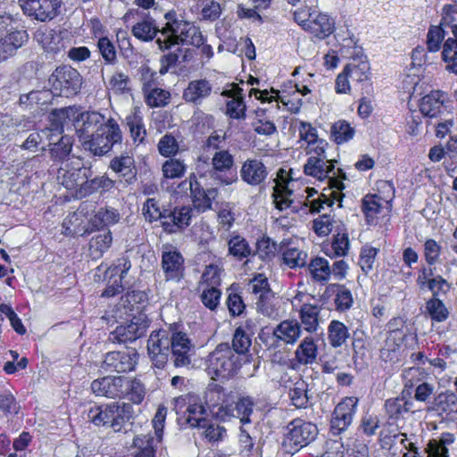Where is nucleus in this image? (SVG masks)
<instances>
[{"mask_svg":"<svg viewBox=\"0 0 457 457\" xmlns=\"http://www.w3.org/2000/svg\"><path fill=\"white\" fill-rule=\"evenodd\" d=\"M157 443L156 439L150 435L137 436L134 444L138 445L139 451L135 454V457H154Z\"/></svg>","mask_w":457,"mask_h":457,"instance_id":"obj_55","label":"nucleus"},{"mask_svg":"<svg viewBox=\"0 0 457 457\" xmlns=\"http://www.w3.org/2000/svg\"><path fill=\"white\" fill-rule=\"evenodd\" d=\"M212 165L215 171L226 172L234 165V157L228 150H218L212 158Z\"/></svg>","mask_w":457,"mask_h":457,"instance_id":"obj_56","label":"nucleus"},{"mask_svg":"<svg viewBox=\"0 0 457 457\" xmlns=\"http://www.w3.org/2000/svg\"><path fill=\"white\" fill-rule=\"evenodd\" d=\"M187 166L182 160L170 158L163 162L162 171L166 179H177L184 176Z\"/></svg>","mask_w":457,"mask_h":457,"instance_id":"obj_54","label":"nucleus"},{"mask_svg":"<svg viewBox=\"0 0 457 457\" xmlns=\"http://www.w3.org/2000/svg\"><path fill=\"white\" fill-rule=\"evenodd\" d=\"M434 409L446 414L457 413V395L449 391L440 393L434 400Z\"/></svg>","mask_w":457,"mask_h":457,"instance_id":"obj_46","label":"nucleus"},{"mask_svg":"<svg viewBox=\"0 0 457 457\" xmlns=\"http://www.w3.org/2000/svg\"><path fill=\"white\" fill-rule=\"evenodd\" d=\"M292 179H287V172L284 170H279L277 179H275V186L273 187V204L278 211H285L292 206L294 200V191L291 188Z\"/></svg>","mask_w":457,"mask_h":457,"instance_id":"obj_14","label":"nucleus"},{"mask_svg":"<svg viewBox=\"0 0 457 457\" xmlns=\"http://www.w3.org/2000/svg\"><path fill=\"white\" fill-rule=\"evenodd\" d=\"M29 38L16 19L10 14L0 15V62L13 56Z\"/></svg>","mask_w":457,"mask_h":457,"instance_id":"obj_5","label":"nucleus"},{"mask_svg":"<svg viewBox=\"0 0 457 457\" xmlns=\"http://www.w3.org/2000/svg\"><path fill=\"white\" fill-rule=\"evenodd\" d=\"M0 312L8 318L12 328L18 335L23 336L26 334V328L24 327L21 318L17 315L11 305L1 303Z\"/></svg>","mask_w":457,"mask_h":457,"instance_id":"obj_62","label":"nucleus"},{"mask_svg":"<svg viewBox=\"0 0 457 457\" xmlns=\"http://www.w3.org/2000/svg\"><path fill=\"white\" fill-rule=\"evenodd\" d=\"M49 84L54 95L72 97L80 91L82 76L70 65H60L49 77Z\"/></svg>","mask_w":457,"mask_h":457,"instance_id":"obj_7","label":"nucleus"},{"mask_svg":"<svg viewBox=\"0 0 457 457\" xmlns=\"http://www.w3.org/2000/svg\"><path fill=\"white\" fill-rule=\"evenodd\" d=\"M278 301L274 295L270 294L265 296L259 297L256 303V308L258 312L264 316L271 319H276L279 316L278 308L277 307Z\"/></svg>","mask_w":457,"mask_h":457,"instance_id":"obj_52","label":"nucleus"},{"mask_svg":"<svg viewBox=\"0 0 457 457\" xmlns=\"http://www.w3.org/2000/svg\"><path fill=\"white\" fill-rule=\"evenodd\" d=\"M303 328L295 320H285L273 330V337L278 342L287 345H294L300 339Z\"/></svg>","mask_w":457,"mask_h":457,"instance_id":"obj_17","label":"nucleus"},{"mask_svg":"<svg viewBox=\"0 0 457 457\" xmlns=\"http://www.w3.org/2000/svg\"><path fill=\"white\" fill-rule=\"evenodd\" d=\"M112 241V237L110 230L104 234L96 235L89 241V249L92 253L102 254L111 246Z\"/></svg>","mask_w":457,"mask_h":457,"instance_id":"obj_61","label":"nucleus"},{"mask_svg":"<svg viewBox=\"0 0 457 457\" xmlns=\"http://www.w3.org/2000/svg\"><path fill=\"white\" fill-rule=\"evenodd\" d=\"M166 26L158 38L160 49H170L177 45L188 44L202 46V54L210 59L213 55L212 47L204 44V38L199 28L193 23L179 19L175 12H169L164 16Z\"/></svg>","mask_w":457,"mask_h":457,"instance_id":"obj_3","label":"nucleus"},{"mask_svg":"<svg viewBox=\"0 0 457 457\" xmlns=\"http://www.w3.org/2000/svg\"><path fill=\"white\" fill-rule=\"evenodd\" d=\"M189 187L194 208L198 212H204L212 209V201L217 197L218 191L215 188L204 189L197 181L195 175L189 178Z\"/></svg>","mask_w":457,"mask_h":457,"instance_id":"obj_15","label":"nucleus"},{"mask_svg":"<svg viewBox=\"0 0 457 457\" xmlns=\"http://www.w3.org/2000/svg\"><path fill=\"white\" fill-rule=\"evenodd\" d=\"M59 170V178L62 179V185L69 190H78L86 182L87 173L89 171L84 167L65 170L63 173Z\"/></svg>","mask_w":457,"mask_h":457,"instance_id":"obj_32","label":"nucleus"},{"mask_svg":"<svg viewBox=\"0 0 457 457\" xmlns=\"http://www.w3.org/2000/svg\"><path fill=\"white\" fill-rule=\"evenodd\" d=\"M137 171L132 156H121L116 160V184L122 187L131 184L136 179Z\"/></svg>","mask_w":457,"mask_h":457,"instance_id":"obj_28","label":"nucleus"},{"mask_svg":"<svg viewBox=\"0 0 457 457\" xmlns=\"http://www.w3.org/2000/svg\"><path fill=\"white\" fill-rule=\"evenodd\" d=\"M446 36V32L440 25H432L429 27L427 34V47L429 52L435 53L443 49L442 42Z\"/></svg>","mask_w":457,"mask_h":457,"instance_id":"obj_51","label":"nucleus"},{"mask_svg":"<svg viewBox=\"0 0 457 457\" xmlns=\"http://www.w3.org/2000/svg\"><path fill=\"white\" fill-rule=\"evenodd\" d=\"M21 7L29 17L39 21H51L59 13L62 0H19Z\"/></svg>","mask_w":457,"mask_h":457,"instance_id":"obj_11","label":"nucleus"},{"mask_svg":"<svg viewBox=\"0 0 457 457\" xmlns=\"http://www.w3.org/2000/svg\"><path fill=\"white\" fill-rule=\"evenodd\" d=\"M212 87L205 79L191 81L183 93V97L187 102L198 103L203 98L211 94Z\"/></svg>","mask_w":457,"mask_h":457,"instance_id":"obj_34","label":"nucleus"},{"mask_svg":"<svg viewBox=\"0 0 457 457\" xmlns=\"http://www.w3.org/2000/svg\"><path fill=\"white\" fill-rule=\"evenodd\" d=\"M307 253L296 247L287 248L283 253V262L289 268L303 267L306 263Z\"/></svg>","mask_w":457,"mask_h":457,"instance_id":"obj_58","label":"nucleus"},{"mask_svg":"<svg viewBox=\"0 0 457 457\" xmlns=\"http://www.w3.org/2000/svg\"><path fill=\"white\" fill-rule=\"evenodd\" d=\"M267 169L259 160H246L240 170V177L243 181L250 186L261 185L267 177Z\"/></svg>","mask_w":457,"mask_h":457,"instance_id":"obj_21","label":"nucleus"},{"mask_svg":"<svg viewBox=\"0 0 457 457\" xmlns=\"http://www.w3.org/2000/svg\"><path fill=\"white\" fill-rule=\"evenodd\" d=\"M188 415L187 422L191 427L205 428L204 435L210 442L222 440L226 435V429L217 424H211L204 417L205 409L202 404H191L187 407Z\"/></svg>","mask_w":457,"mask_h":457,"instance_id":"obj_10","label":"nucleus"},{"mask_svg":"<svg viewBox=\"0 0 457 457\" xmlns=\"http://www.w3.org/2000/svg\"><path fill=\"white\" fill-rule=\"evenodd\" d=\"M305 30L319 38H325L334 32L335 21L325 13L314 12L308 26L305 27Z\"/></svg>","mask_w":457,"mask_h":457,"instance_id":"obj_24","label":"nucleus"},{"mask_svg":"<svg viewBox=\"0 0 457 457\" xmlns=\"http://www.w3.org/2000/svg\"><path fill=\"white\" fill-rule=\"evenodd\" d=\"M113 181L109 178L96 177L92 179H86V182L83 186L77 190V195L80 198L85 197L96 192L99 189L105 191L112 187Z\"/></svg>","mask_w":457,"mask_h":457,"instance_id":"obj_42","label":"nucleus"},{"mask_svg":"<svg viewBox=\"0 0 457 457\" xmlns=\"http://www.w3.org/2000/svg\"><path fill=\"white\" fill-rule=\"evenodd\" d=\"M194 216V210L190 206H181L175 208L169 218L172 221L170 225L167 221L163 223L165 230L170 233L176 232L175 228H184L190 224L192 217Z\"/></svg>","mask_w":457,"mask_h":457,"instance_id":"obj_30","label":"nucleus"},{"mask_svg":"<svg viewBox=\"0 0 457 457\" xmlns=\"http://www.w3.org/2000/svg\"><path fill=\"white\" fill-rule=\"evenodd\" d=\"M171 352L176 367H184L190 363L193 345L185 333L172 334Z\"/></svg>","mask_w":457,"mask_h":457,"instance_id":"obj_16","label":"nucleus"},{"mask_svg":"<svg viewBox=\"0 0 457 457\" xmlns=\"http://www.w3.org/2000/svg\"><path fill=\"white\" fill-rule=\"evenodd\" d=\"M21 411V405L16 396L10 389L0 392V412L6 418L16 416Z\"/></svg>","mask_w":457,"mask_h":457,"instance_id":"obj_40","label":"nucleus"},{"mask_svg":"<svg viewBox=\"0 0 457 457\" xmlns=\"http://www.w3.org/2000/svg\"><path fill=\"white\" fill-rule=\"evenodd\" d=\"M242 91L243 89L237 85H233L231 89L225 92L226 96L232 98L227 103V114L232 119L241 120L245 118L246 106Z\"/></svg>","mask_w":457,"mask_h":457,"instance_id":"obj_25","label":"nucleus"},{"mask_svg":"<svg viewBox=\"0 0 457 457\" xmlns=\"http://www.w3.org/2000/svg\"><path fill=\"white\" fill-rule=\"evenodd\" d=\"M308 385L301 378L296 377L295 381L289 386L288 395L291 403L296 408H305L308 404Z\"/></svg>","mask_w":457,"mask_h":457,"instance_id":"obj_36","label":"nucleus"},{"mask_svg":"<svg viewBox=\"0 0 457 457\" xmlns=\"http://www.w3.org/2000/svg\"><path fill=\"white\" fill-rule=\"evenodd\" d=\"M138 354L134 348H124L116 353V372H127L134 370Z\"/></svg>","mask_w":457,"mask_h":457,"instance_id":"obj_41","label":"nucleus"},{"mask_svg":"<svg viewBox=\"0 0 457 457\" xmlns=\"http://www.w3.org/2000/svg\"><path fill=\"white\" fill-rule=\"evenodd\" d=\"M91 390L96 396L113 398L114 396V377L106 376L92 381Z\"/></svg>","mask_w":457,"mask_h":457,"instance_id":"obj_48","label":"nucleus"},{"mask_svg":"<svg viewBox=\"0 0 457 457\" xmlns=\"http://www.w3.org/2000/svg\"><path fill=\"white\" fill-rule=\"evenodd\" d=\"M125 120L134 142H143L146 131L139 110L134 109V111L126 117Z\"/></svg>","mask_w":457,"mask_h":457,"instance_id":"obj_38","label":"nucleus"},{"mask_svg":"<svg viewBox=\"0 0 457 457\" xmlns=\"http://www.w3.org/2000/svg\"><path fill=\"white\" fill-rule=\"evenodd\" d=\"M184 259L177 251L162 253V266L166 280L179 281L182 277Z\"/></svg>","mask_w":457,"mask_h":457,"instance_id":"obj_22","label":"nucleus"},{"mask_svg":"<svg viewBox=\"0 0 457 457\" xmlns=\"http://www.w3.org/2000/svg\"><path fill=\"white\" fill-rule=\"evenodd\" d=\"M147 327V322L144 318L134 317L123 329L126 331L129 340H135L145 334Z\"/></svg>","mask_w":457,"mask_h":457,"instance_id":"obj_63","label":"nucleus"},{"mask_svg":"<svg viewBox=\"0 0 457 457\" xmlns=\"http://www.w3.org/2000/svg\"><path fill=\"white\" fill-rule=\"evenodd\" d=\"M81 211L74 212L70 213L63 220L62 227L65 229V233L67 235L76 236V235H83L87 231L84 225V220L82 218V211L83 207L80 206Z\"/></svg>","mask_w":457,"mask_h":457,"instance_id":"obj_45","label":"nucleus"},{"mask_svg":"<svg viewBox=\"0 0 457 457\" xmlns=\"http://www.w3.org/2000/svg\"><path fill=\"white\" fill-rule=\"evenodd\" d=\"M338 41H341L340 53L342 56L351 59V62L344 68L353 82L362 83L370 79V66L363 55L362 48L358 46L353 35L344 37L339 32L337 34Z\"/></svg>","mask_w":457,"mask_h":457,"instance_id":"obj_4","label":"nucleus"},{"mask_svg":"<svg viewBox=\"0 0 457 457\" xmlns=\"http://www.w3.org/2000/svg\"><path fill=\"white\" fill-rule=\"evenodd\" d=\"M310 275L317 283L326 284L332 276L329 262L323 257H315L308 264Z\"/></svg>","mask_w":457,"mask_h":457,"instance_id":"obj_31","label":"nucleus"},{"mask_svg":"<svg viewBox=\"0 0 457 457\" xmlns=\"http://www.w3.org/2000/svg\"><path fill=\"white\" fill-rule=\"evenodd\" d=\"M319 356L318 339L312 334L303 337L295 351V360L298 364L308 366L317 362Z\"/></svg>","mask_w":457,"mask_h":457,"instance_id":"obj_18","label":"nucleus"},{"mask_svg":"<svg viewBox=\"0 0 457 457\" xmlns=\"http://www.w3.org/2000/svg\"><path fill=\"white\" fill-rule=\"evenodd\" d=\"M444 93L432 90L425 95L420 101V111L427 117L434 118L441 113L444 104Z\"/></svg>","mask_w":457,"mask_h":457,"instance_id":"obj_26","label":"nucleus"},{"mask_svg":"<svg viewBox=\"0 0 457 457\" xmlns=\"http://www.w3.org/2000/svg\"><path fill=\"white\" fill-rule=\"evenodd\" d=\"M388 328L389 333L386 344L389 350L395 351L402 345L406 336L403 322L402 319H394L389 322Z\"/></svg>","mask_w":457,"mask_h":457,"instance_id":"obj_37","label":"nucleus"},{"mask_svg":"<svg viewBox=\"0 0 457 457\" xmlns=\"http://www.w3.org/2000/svg\"><path fill=\"white\" fill-rule=\"evenodd\" d=\"M166 24L162 28V29H158L155 25L151 21H143L141 22L137 23L132 29L133 35L138 39L148 41L154 38V36L159 33L156 40L162 37V30H163ZM158 44V41H156Z\"/></svg>","mask_w":457,"mask_h":457,"instance_id":"obj_47","label":"nucleus"},{"mask_svg":"<svg viewBox=\"0 0 457 457\" xmlns=\"http://www.w3.org/2000/svg\"><path fill=\"white\" fill-rule=\"evenodd\" d=\"M283 445L287 453H294L312 442L318 435L316 425L301 419L292 420L287 428Z\"/></svg>","mask_w":457,"mask_h":457,"instance_id":"obj_8","label":"nucleus"},{"mask_svg":"<svg viewBox=\"0 0 457 457\" xmlns=\"http://www.w3.org/2000/svg\"><path fill=\"white\" fill-rule=\"evenodd\" d=\"M451 32L444 42L441 58L447 63L445 70L457 75V24L451 26Z\"/></svg>","mask_w":457,"mask_h":457,"instance_id":"obj_23","label":"nucleus"},{"mask_svg":"<svg viewBox=\"0 0 457 457\" xmlns=\"http://www.w3.org/2000/svg\"><path fill=\"white\" fill-rule=\"evenodd\" d=\"M427 312L433 320L444 321L448 317V311L444 303L438 298H432L427 302Z\"/></svg>","mask_w":457,"mask_h":457,"instance_id":"obj_60","label":"nucleus"},{"mask_svg":"<svg viewBox=\"0 0 457 457\" xmlns=\"http://www.w3.org/2000/svg\"><path fill=\"white\" fill-rule=\"evenodd\" d=\"M321 307L317 304L303 303L297 309L300 324L308 334L316 333L320 328L321 319L320 316Z\"/></svg>","mask_w":457,"mask_h":457,"instance_id":"obj_20","label":"nucleus"},{"mask_svg":"<svg viewBox=\"0 0 457 457\" xmlns=\"http://www.w3.org/2000/svg\"><path fill=\"white\" fill-rule=\"evenodd\" d=\"M240 366L239 357L233 353L229 345L220 344L210 353L206 370L212 379L228 378L236 374Z\"/></svg>","mask_w":457,"mask_h":457,"instance_id":"obj_6","label":"nucleus"},{"mask_svg":"<svg viewBox=\"0 0 457 457\" xmlns=\"http://www.w3.org/2000/svg\"><path fill=\"white\" fill-rule=\"evenodd\" d=\"M428 373L424 368L421 367H411L403 370V378L404 381V386L411 388L417 385L425 382Z\"/></svg>","mask_w":457,"mask_h":457,"instance_id":"obj_59","label":"nucleus"},{"mask_svg":"<svg viewBox=\"0 0 457 457\" xmlns=\"http://www.w3.org/2000/svg\"><path fill=\"white\" fill-rule=\"evenodd\" d=\"M252 340L247 330L240 326L234 333L232 339V351L237 354H244L248 352Z\"/></svg>","mask_w":457,"mask_h":457,"instance_id":"obj_50","label":"nucleus"},{"mask_svg":"<svg viewBox=\"0 0 457 457\" xmlns=\"http://www.w3.org/2000/svg\"><path fill=\"white\" fill-rule=\"evenodd\" d=\"M118 382H121L120 386L124 387V390L121 391L124 398L137 404L143 401L145 390L139 380H123L121 378H116V385Z\"/></svg>","mask_w":457,"mask_h":457,"instance_id":"obj_35","label":"nucleus"},{"mask_svg":"<svg viewBox=\"0 0 457 457\" xmlns=\"http://www.w3.org/2000/svg\"><path fill=\"white\" fill-rule=\"evenodd\" d=\"M309 157L303 166L305 175L311 176L320 181H328L330 189V196L322 194L318 199L310 198L317 194L314 188L307 187L305 192L308 194L304 205L309 206L312 212H320L324 209V205L330 207L334 200L341 201V190L345 187L343 179L345 178L340 169L335 168V161L328 159L326 155V148L307 152Z\"/></svg>","mask_w":457,"mask_h":457,"instance_id":"obj_1","label":"nucleus"},{"mask_svg":"<svg viewBox=\"0 0 457 457\" xmlns=\"http://www.w3.org/2000/svg\"><path fill=\"white\" fill-rule=\"evenodd\" d=\"M171 342L172 336L165 329L151 333L147 341V351L155 367L161 369L167 363Z\"/></svg>","mask_w":457,"mask_h":457,"instance_id":"obj_9","label":"nucleus"},{"mask_svg":"<svg viewBox=\"0 0 457 457\" xmlns=\"http://www.w3.org/2000/svg\"><path fill=\"white\" fill-rule=\"evenodd\" d=\"M248 290L259 297L270 294L268 278L264 274H256L248 284Z\"/></svg>","mask_w":457,"mask_h":457,"instance_id":"obj_64","label":"nucleus"},{"mask_svg":"<svg viewBox=\"0 0 457 457\" xmlns=\"http://www.w3.org/2000/svg\"><path fill=\"white\" fill-rule=\"evenodd\" d=\"M300 138L307 143V152L328 147L326 140L319 138L317 129L310 123L302 121L299 127Z\"/></svg>","mask_w":457,"mask_h":457,"instance_id":"obj_33","label":"nucleus"},{"mask_svg":"<svg viewBox=\"0 0 457 457\" xmlns=\"http://www.w3.org/2000/svg\"><path fill=\"white\" fill-rule=\"evenodd\" d=\"M232 402V393L227 392L221 386L216 383L209 384L205 391V403L210 411L217 418V411L221 407L228 406Z\"/></svg>","mask_w":457,"mask_h":457,"instance_id":"obj_19","label":"nucleus"},{"mask_svg":"<svg viewBox=\"0 0 457 457\" xmlns=\"http://www.w3.org/2000/svg\"><path fill=\"white\" fill-rule=\"evenodd\" d=\"M228 246L229 254L238 260L246 258L251 254V248L247 241L240 236L232 237L228 243Z\"/></svg>","mask_w":457,"mask_h":457,"instance_id":"obj_53","label":"nucleus"},{"mask_svg":"<svg viewBox=\"0 0 457 457\" xmlns=\"http://www.w3.org/2000/svg\"><path fill=\"white\" fill-rule=\"evenodd\" d=\"M81 113L78 108L73 106L54 109L48 116L49 128L42 129V133L46 137L53 136L54 132L61 135L63 132L65 124L71 122L75 127V121L80 117Z\"/></svg>","mask_w":457,"mask_h":457,"instance_id":"obj_13","label":"nucleus"},{"mask_svg":"<svg viewBox=\"0 0 457 457\" xmlns=\"http://www.w3.org/2000/svg\"><path fill=\"white\" fill-rule=\"evenodd\" d=\"M254 402L250 396H241L237 403L233 404L229 402L228 406L221 407L217 411V419L222 421H228L232 418H237L245 425L250 423V416L253 413Z\"/></svg>","mask_w":457,"mask_h":457,"instance_id":"obj_12","label":"nucleus"},{"mask_svg":"<svg viewBox=\"0 0 457 457\" xmlns=\"http://www.w3.org/2000/svg\"><path fill=\"white\" fill-rule=\"evenodd\" d=\"M87 419L96 426H114V403L108 405H95L87 413Z\"/></svg>","mask_w":457,"mask_h":457,"instance_id":"obj_27","label":"nucleus"},{"mask_svg":"<svg viewBox=\"0 0 457 457\" xmlns=\"http://www.w3.org/2000/svg\"><path fill=\"white\" fill-rule=\"evenodd\" d=\"M256 118L252 126L253 130L259 135L270 136L274 134L277 128L273 121L265 117V112L262 110L256 112Z\"/></svg>","mask_w":457,"mask_h":457,"instance_id":"obj_57","label":"nucleus"},{"mask_svg":"<svg viewBox=\"0 0 457 457\" xmlns=\"http://www.w3.org/2000/svg\"><path fill=\"white\" fill-rule=\"evenodd\" d=\"M75 130L85 149L94 155L107 154L114 145V120L104 123V117L96 112H85L75 121Z\"/></svg>","mask_w":457,"mask_h":457,"instance_id":"obj_2","label":"nucleus"},{"mask_svg":"<svg viewBox=\"0 0 457 457\" xmlns=\"http://www.w3.org/2000/svg\"><path fill=\"white\" fill-rule=\"evenodd\" d=\"M354 129L345 120H338L331 127V135L334 141L340 145L352 139L354 136Z\"/></svg>","mask_w":457,"mask_h":457,"instance_id":"obj_49","label":"nucleus"},{"mask_svg":"<svg viewBox=\"0 0 457 457\" xmlns=\"http://www.w3.org/2000/svg\"><path fill=\"white\" fill-rule=\"evenodd\" d=\"M349 337L347 327L339 320H332L328 327V339L331 346H342Z\"/></svg>","mask_w":457,"mask_h":457,"instance_id":"obj_39","label":"nucleus"},{"mask_svg":"<svg viewBox=\"0 0 457 457\" xmlns=\"http://www.w3.org/2000/svg\"><path fill=\"white\" fill-rule=\"evenodd\" d=\"M387 204L388 201L377 195H366L362 201V210L369 222L372 221L376 215L380 213Z\"/></svg>","mask_w":457,"mask_h":457,"instance_id":"obj_44","label":"nucleus"},{"mask_svg":"<svg viewBox=\"0 0 457 457\" xmlns=\"http://www.w3.org/2000/svg\"><path fill=\"white\" fill-rule=\"evenodd\" d=\"M73 138L67 135H62L58 142L50 147V155L54 162H62L67 159L71 152Z\"/></svg>","mask_w":457,"mask_h":457,"instance_id":"obj_43","label":"nucleus"},{"mask_svg":"<svg viewBox=\"0 0 457 457\" xmlns=\"http://www.w3.org/2000/svg\"><path fill=\"white\" fill-rule=\"evenodd\" d=\"M454 440V435L449 432L442 433L438 438L429 440L426 448L428 457H449L448 447Z\"/></svg>","mask_w":457,"mask_h":457,"instance_id":"obj_29","label":"nucleus"}]
</instances>
